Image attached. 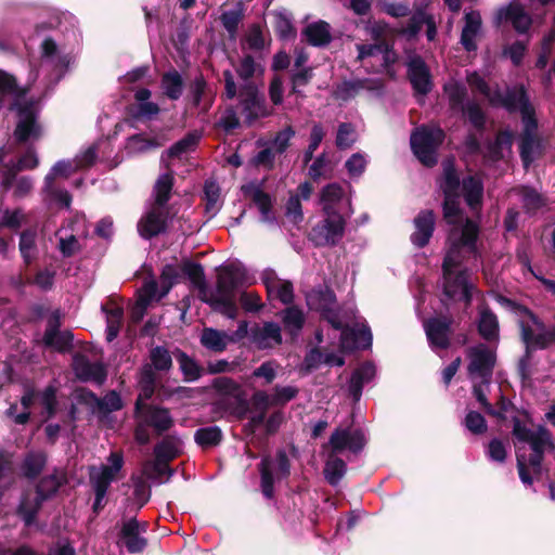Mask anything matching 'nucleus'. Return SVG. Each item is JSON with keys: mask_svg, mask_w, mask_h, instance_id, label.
<instances>
[{"mask_svg": "<svg viewBox=\"0 0 555 555\" xmlns=\"http://www.w3.org/2000/svg\"><path fill=\"white\" fill-rule=\"evenodd\" d=\"M188 90V98L191 100L193 107L201 108L202 113H207L211 108L215 95L202 73L190 81Z\"/></svg>", "mask_w": 555, "mask_h": 555, "instance_id": "obj_18", "label": "nucleus"}, {"mask_svg": "<svg viewBox=\"0 0 555 555\" xmlns=\"http://www.w3.org/2000/svg\"><path fill=\"white\" fill-rule=\"evenodd\" d=\"M73 370L76 377L81 382H95L102 385L107 372L105 366L100 362H91L86 356L78 354L74 358Z\"/></svg>", "mask_w": 555, "mask_h": 555, "instance_id": "obj_19", "label": "nucleus"}, {"mask_svg": "<svg viewBox=\"0 0 555 555\" xmlns=\"http://www.w3.org/2000/svg\"><path fill=\"white\" fill-rule=\"evenodd\" d=\"M250 339L259 349L269 347V340L274 341L275 345H281V327L275 322H264L262 326L255 324L250 328Z\"/></svg>", "mask_w": 555, "mask_h": 555, "instance_id": "obj_25", "label": "nucleus"}, {"mask_svg": "<svg viewBox=\"0 0 555 555\" xmlns=\"http://www.w3.org/2000/svg\"><path fill=\"white\" fill-rule=\"evenodd\" d=\"M43 503L36 495L34 499L29 498L28 493H24L16 507V515L24 521L26 527L33 526L39 512L41 511Z\"/></svg>", "mask_w": 555, "mask_h": 555, "instance_id": "obj_34", "label": "nucleus"}, {"mask_svg": "<svg viewBox=\"0 0 555 555\" xmlns=\"http://www.w3.org/2000/svg\"><path fill=\"white\" fill-rule=\"evenodd\" d=\"M526 443H528L532 452L535 453H545L547 449L552 451L555 450L552 433L543 425L537 428L535 434Z\"/></svg>", "mask_w": 555, "mask_h": 555, "instance_id": "obj_51", "label": "nucleus"}, {"mask_svg": "<svg viewBox=\"0 0 555 555\" xmlns=\"http://www.w3.org/2000/svg\"><path fill=\"white\" fill-rule=\"evenodd\" d=\"M442 293L449 299H455L462 288L470 283L467 268H463L455 273H450V275H442Z\"/></svg>", "mask_w": 555, "mask_h": 555, "instance_id": "obj_36", "label": "nucleus"}, {"mask_svg": "<svg viewBox=\"0 0 555 555\" xmlns=\"http://www.w3.org/2000/svg\"><path fill=\"white\" fill-rule=\"evenodd\" d=\"M272 280H266V289L269 297L275 296L282 304L291 305L294 301V286L288 280L281 281L274 271H271Z\"/></svg>", "mask_w": 555, "mask_h": 555, "instance_id": "obj_35", "label": "nucleus"}, {"mask_svg": "<svg viewBox=\"0 0 555 555\" xmlns=\"http://www.w3.org/2000/svg\"><path fill=\"white\" fill-rule=\"evenodd\" d=\"M181 272L191 282L192 287L198 291V298L204 301L210 295L204 267L198 262L185 260L181 264Z\"/></svg>", "mask_w": 555, "mask_h": 555, "instance_id": "obj_26", "label": "nucleus"}, {"mask_svg": "<svg viewBox=\"0 0 555 555\" xmlns=\"http://www.w3.org/2000/svg\"><path fill=\"white\" fill-rule=\"evenodd\" d=\"M464 199L472 210L480 209L483 198V184L480 179L468 176L461 182Z\"/></svg>", "mask_w": 555, "mask_h": 555, "instance_id": "obj_31", "label": "nucleus"}, {"mask_svg": "<svg viewBox=\"0 0 555 555\" xmlns=\"http://www.w3.org/2000/svg\"><path fill=\"white\" fill-rule=\"evenodd\" d=\"M367 79L344 80L337 85L333 91L336 100L348 101L360 90L366 88Z\"/></svg>", "mask_w": 555, "mask_h": 555, "instance_id": "obj_53", "label": "nucleus"}, {"mask_svg": "<svg viewBox=\"0 0 555 555\" xmlns=\"http://www.w3.org/2000/svg\"><path fill=\"white\" fill-rule=\"evenodd\" d=\"M466 115L470 125L478 131L486 130L487 116L481 106L476 102H468L466 107L461 112Z\"/></svg>", "mask_w": 555, "mask_h": 555, "instance_id": "obj_58", "label": "nucleus"}, {"mask_svg": "<svg viewBox=\"0 0 555 555\" xmlns=\"http://www.w3.org/2000/svg\"><path fill=\"white\" fill-rule=\"evenodd\" d=\"M77 398L79 403L96 409L103 415H107L122 408L121 398L115 390L106 393L104 398H99L93 391L81 389Z\"/></svg>", "mask_w": 555, "mask_h": 555, "instance_id": "obj_16", "label": "nucleus"}, {"mask_svg": "<svg viewBox=\"0 0 555 555\" xmlns=\"http://www.w3.org/2000/svg\"><path fill=\"white\" fill-rule=\"evenodd\" d=\"M27 89L20 88L16 78L4 70H0V111L4 106V99L8 95H14L13 101H23Z\"/></svg>", "mask_w": 555, "mask_h": 555, "instance_id": "obj_39", "label": "nucleus"}, {"mask_svg": "<svg viewBox=\"0 0 555 555\" xmlns=\"http://www.w3.org/2000/svg\"><path fill=\"white\" fill-rule=\"evenodd\" d=\"M199 138L196 132L186 133L166 151L168 158H180L183 154L194 150L199 142Z\"/></svg>", "mask_w": 555, "mask_h": 555, "instance_id": "obj_52", "label": "nucleus"}, {"mask_svg": "<svg viewBox=\"0 0 555 555\" xmlns=\"http://www.w3.org/2000/svg\"><path fill=\"white\" fill-rule=\"evenodd\" d=\"M102 310L106 313V340L112 343L119 334L124 319V309L121 307L107 309L103 306Z\"/></svg>", "mask_w": 555, "mask_h": 555, "instance_id": "obj_49", "label": "nucleus"}, {"mask_svg": "<svg viewBox=\"0 0 555 555\" xmlns=\"http://www.w3.org/2000/svg\"><path fill=\"white\" fill-rule=\"evenodd\" d=\"M260 473V487L262 494L271 500L274 498V482L275 476L272 472V459L270 455H264L258 464Z\"/></svg>", "mask_w": 555, "mask_h": 555, "instance_id": "obj_43", "label": "nucleus"}, {"mask_svg": "<svg viewBox=\"0 0 555 555\" xmlns=\"http://www.w3.org/2000/svg\"><path fill=\"white\" fill-rule=\"evenodd\" d=\"M540 331V333L535 334L531 328V340L540 350L547 349L552 345H555V325L548 327L544 325V330Z\"/></svg>", "mask_w": 555, "mask_h": 555, "instance_id": "obj_64", "label": "nucleus"}, {"mask_svg": "<svg viewBox=\"0 0 555 555\" xmlns=\"http://www.w3.org/2000/svg\"><path fill=\"white\" fill-rule=\"evenodd\" d=\"M513 141V135L509 131L503 130L499 131L495 140L488 144L489 156L492 160L498 162L503 158V147L511 146Z\"/></svg>", "mask_w": 555, "mask_h": 555, "instance_id": "obj_61", "label": "nucleus"}, {"mask_svg": "<svg viewBox=\"0 0 555 555\" xmlns=\"http://www.w3.org/2000/svg\"><path fill=\"white\" fill-rule=\"evenodd\" d=\"M305 314L297 306H289L282 311V323L286 333L295 339L305 325Z\"/></svg>", "mask_w": 555, "mask_h": 555, "instance_id": "obj_37", "label": "nucleus"}, {"mask_svg": "<svg viewBox=\"0 0 555 555\" xmlns=\"http://www.w3.org/2000/svg\"><path fill=\"white\" fill-rule=\"evenodd\" d=\"M444 139L446 133L440 127L421 126L411 133V150L423 166L433 168L438 163L437 152Z\"/></svg>", "mask_w": 555, "mask_h": 555, "instance_id": "obj_2", "label": "nucleus"}, {"mask_svg": "<svg viewBox=\"0 0 555 555\" xmlns=\"http://www.w3.org/2000/svg\"><path fill=\"white\" fill-rule=\"evenodd\" d=\"M160 112V107L154 102H141L127 105L126 115L132 120H152Z\"/></svg>", "mask_w": 555, "mask_h": 555, "instance_id": "obj_47", "label": "nucleus"}, {"mask_svg": "<svg viewBox=\"0 0 555 555\" xmlns=\"http://www.w3.org/2000/svg\"><path fill=\"white\" fill-rule=\"evenodd\" d=\"M477 330L479 335L487 341H493L499 339V319L487 304H482L479 307V319Z\"/></svg>", "mask_w": 555, "mask_h": 555, "instance_id": "obj_24", "label": "nucleus"}, {"mask_svg": "<svg viewBox=\"0 0 555 555\" xmlns=\"http://www.w3.org/2000/svg\"><path fill=\"white\" fill-rule=\"evenodd\" d=\"M347 470V465L345 461L338 456L330 457V460L325 463L324 466V476L326 481L331 486H337L341 478L345 476Z\"/></svg>", "mask_w": 555, "mask_h": 555, "instance_id": "obj_55", "label": "nucleus"}, {"mask_svg": "<svg viewBox=\"0 0 555 555\" xmlns=\"http://www.w3.org/2000/svg\"><path fill=\"white\" fill-rule=\"evenodd\" d=\"M144 423L153 427L157 435L168 431L175 424L170 410L159 405H144L143 410L135 413Z\"/></svg>", "mask_w": 555, "mask_h": 555, "instance_id": "obj_20", "label": "nucleus"}, {"mask_svg": "<svg viewBox=\"0 0 555 555\" xmlns=\"http://www.w3.org/2000/svg\"><path fill=\"white\" fill-rule=\"evenodd\" d=\"M443 194L442 216L446 223L455 227L460 224L463 211L461 209V180L452 160L443 163V178L439 184Z\"/></svg>", "mask_w": 555, "mask_h": 555, "instance_id": "obj_1", "label": "nucleus"}, {"mask_svg": "<svg viewBox=\"0 0 555 555\" xmlns=\"http://www.w3.org/2000/svg\"><path fill=\"white\" fill-rule=\"evenodd\" d=\"M468 358V374L480 377L483 384L489 385L496 363L495 352L480 344L469 349Z\"/></svg>", "mask_w": 555, "mask_h": 555, "instance_id": "obj_8", "label": "nucleus"}, {"mask_svg": "<svg viewBox=\"0 0 555 555\" xmlns=\"http://www.w3.org/2000/svg\"><path fill=\"white\" fill-rule=\"evenodd\" d=\"M238 100L247 125H251L260 117L268 116L266 99L253 82H246L240 88Z\"/></svg>", "mask_w": 555, "mask_h": 555, "instance_id": "obj_7", "label": "nucleus"}, {"mask_svg": "<svg viewBox=\"0 0 555 555\" xmlns=\"http://www.w3.org/2000/svg\"><path fill=\"white\" fill-rule=\"evenodd\" d=\"M133 496L138 503V508H142L151 499V486L143 476H132Z\"/></svg>", "mask_w": 555, "mask_h": 555, "instance_id": "obj_63", "label": "nucleus"}, {"mask_svg": "<svg viewBox=\"0 0 555 555\" xmlns=\"http://www.w3.org/2000/svg\"><path fill=\"white\" fill-rule=\"evenodd\" d=\"M149 358V364L152 365L157 372L168 373L173 366V349L169 350L165 346L153 347L150 350Z\"/></svg>", "mask_w": 555, "mask_h": 555, "instance_id": "obj_44", "label": "nucleus"}, {"mask_svg": "<svg viewBox=\"0 0 555 555\" xmlns=\"http://www.w3.org/2000/svg\"><path fill=\"white\" fill-rule=\"evenodd\" d=\"M8 108L10 112H16L18 117L13 132L18 144H24L30 139L37 140L41 137L42 130L38 122V114L33 100L12 101Z\"/></svg>", "mask_w": 555, "mask_h": 555, "instance_id": "obj_4", "label": "nucleus"}, {"mask_svg": "<svg viewBox=\"0 0 555 555\" xmlns=\"http://www.w3.org/2000/svg\"><path fill=\"white\" fill-rule=\"evenodd\" d=\"M323 212L325 217L311 229L309 240L315 247H334L345 235L346 220L338 210H333L330 206Z\"/></svg>", "mask_w": 555, "mask_h": 555, "instance_id": "obj_3", "label": "nucleus"}, {"mask_svg": "<svg viewBox=\"0 0 555 555\" xmlns=\"http://www.w3.org/2000/svg\"><path fill=\"white\" fill-rule=\"evenodd\" d=\"M465 25L461 33L460 42L464 50L474 52L477 50L476 37L481 29V16L478 11H470L464 16Z\"/></svg>", "mask_w": 555, "mask_h": 555, "instance_id": "obj_27", "label": "nucleus"}, {"mask_svg": "<svg viewBox=\"0 0 555 555\" xmlns=\"http://www.w3.org/2000/svg\"><path fill=\"white\" fill-rule=\"evenodd\" d=\"M517 325L520 340L525 346V352L517 363V373L521 382L525 383L531 378L530 363L533 352L539 348L531 340V325L524 320H518Z\"/></svg>", "mask_w": 555, "mask_h": 555, "instance_id": "obj_17", "label": "nucleus"}, {"mask_svg": "<svg viewBox=\"0 0 555 555\" xmlns=\"http://www.w3.org/2000/svg\"><path fill=\"white\" fill-rule=\"evenodd\" d=\"M415 231L411 234V243L417 248L426 247L436 229V214L433 209H422L413 220Z\"/></svg>", "mask_w": 555, "mask_h": 555, "instance_id": "obj_15", "label": "nucleus"}, {"mask_svg": "<svg viewBox=\"0 0 555 555\" xmlns=\"http://www.w3.org/2000/svg\"><path fill=\"white\" fill-rule=\"evenodd\" d=\"M373 335L369 325L359 328L346 327L340 334L341 348L348 351L366 350L372 347Z\"/></svg>", "mask_w": 555, "mask_h": 555, "instance_id": "obj_22", "label": "nucleus"}, {"mask_svg": "<svg viewBox=\"0 0 555 555\" xmlns=\"http://www.w3.org/2000/svg\"><path fill=\"white\" fill-rule=\"evenodd\" d=\"M456 232V229L450 231L448 237L449 247L446 255L459 260L461 263L464 261L462 255L463 249H466L469 254L477 257L479 255L477 246L480 233L479 224L475 220L466 218L457 237H455Z\"/></svg>", "mask_w": 555, "mask_h": 555, "instance_id": "obj_5", "label": "nucleus"}, {"mask_svg": "<svg viewBox=\"0 0 555 555\" xmlns=\"http://www.w3.org/2000/svg\"><path fill=\"white\" fill-rule=\"evenodd\" d=\"M530 104V99L524 85L507 88L502 99V106L508 113L521 112V109Z\"/></svg>", "mask_w": 555, "mask_h": 555, "instance_id": "obj_32", "label": "nucleus"}, {"mask_svg": "<svg viewBox=\"0 0 555 555\" xmlns=\"http://www.w3.org/2000/svg\"><path fill=\"white\" fill-rule=\"evenodd\" d=\"M263 183L250 181L241 186L243 195L250 198L253 204L258 208L262 222H273L275 217L273 214V199L272 196L263 191Z\"/></svg>", "mask_w": 555, "mask_h": 555, "instance_id": "obj_11", "label": "nucleus"}, {"mask_svg": "<svg viewBox=\"0 0 555 555\" xmlns=\"http://www.w3.org/2000/svg\"><path fill=\"white\" fill-rule=\"evenodd\" d=\"M453 319L451 317H431L427 319L423 326L429 346L433 349L447 350L451 346Z\"/></svg>", "mask_w": 555, "mask_h": 555, "instance_id": "obj_10", "label": "nucleus"}, {"mask_svg": "<svg viewBox=\"0 0 555 555\" xmlns=\"http://www.w3.org/2000/svg\"><path fill=\"white\" fill-rule=\"evenodd\" d=\"M223 440L222 429L217 426L201 427L194 433V441L203 450L218 447Z\"/></svg>", "mask_w": 555, "mask_h": 555, "instance_id": "obj_40", "label": "nucleus"}, {"mask_svg": "<svg viewBox=\"0 0 555 555\" xmlns=\"http://www.w3.org/2000/svg\"><path fill=\"white\" fill-rule=\"evenodd\" d=\"M114 479V475L109 474L108 470L106 472L102 467L100 470H98L94 466L90 468L89 480L94 493L106 494Z\"/></svg>", "mask_w": 555, "mask_h": 555, "instance_id": "obj_57", "label": "nucleus"}, {"mask_svg": "<svg viewBox=\"0 0 555 555\" xmlns=\"http://www.w3.org/2000/svg\"><path fill=\"white\" fill-rule=\"evenodd\" d=\"M328 443L333 453L349 450L353 454L360 453L366 446V437L362 428L351 426L337 427L331 435Z\"/></svg>", "mask_w": 555, "mask_h": 555, "instance_id": "obj_9", "label": "nucleus"}, {"mask_svg": "<svg viewBox=\"0 0 555 555\" xmlns=\"http://www.w3.org/2000/svg\"><path fill=\"white\" fill-rule=\"evenodd\" d=\"M518 193L521 197L522 208L529 216L535 215L547 204V199L532 186L522 185Z\"/></svg>", "mask_w": 555, "mask_h": 555, "instance_id": "obj_41", "label": "nucleus"}, {"mask_svg": "<svg viewBox=\"0 0 555 555\" xmlns=\"http://www.w3.org/2000/svg\"><path fill=\"white\" fill-rule=\"evenodd\" d=\"M168 210L165 208H153L138 222V232L144 240H151L167 230Z\"/></svg>", "mask_w": 555, "mask_h": 555, "instance_id": "obj_14", "label": "nucleus"}, {"mask_svg": "<svg viewBox=\"0 0 555 555\" xmlns=\"http://www.w3.org/2000/svg\"><path fill=\"white\" fill-rule=\"evenodd\" d=\"M344 195V190L338 183H330L325 185L320 194V199L322 203V210L325 211V208L330 206L333 210H338L336 208V204H338Z\"/></svg>", "mask_w": 555, "mask_h": 555, "instance_id": "obj_59", "label": "nucleus"}, {"mask_svg": "<svg viewBox=\"0 0 555 555\" xmlns=\"http://www.w3.org/2000/svg\"><path fill=\"white\" fill-rule=\"evenodd\" d=\"M160 89L169 100H179L184 89V80L181 74L175 68L165 72L160 78Z\"/></svg>", "mask_w": 555, "mask_h": 555, "instance_id": "obj_33", "label": "nucleus"}, {"mask_svg": "<svg viewBox=\"0 0 555 555\" xmlns=\"http://www.w3.org/2000/svg\"><path fill=\"white\" fill-rule=\"evenodd\" d=\"M307 305L310 310L320 312L332 306H336L337 298L334 291L328 285H320L312 288L306 296Z\"/></svg>", "mask_w": 555, "mask_h": 555, "instance_id": "obj_29", "label": "nucleus"}, {"mask_svg": "<svg viewBox=\"0 0 555 555\" xmlns=\"http://www.w3.org/2000/svg\"><path fill=\"white\" fill-rule=\"evenodd\" d=\"M246 269L237 263L222 264L217 268L216 296L236 297V292L245 285Z\"/></svg>", "mask_w": 555, "mask_h": 555, "instance_id": "obj_6", "label": "nucleus"}, {"mask_svg": "<svg viewBox=\"0 0 555 555\" xmlns=\"http://www.w3.org/2000/svg\"><path fill=\"white\" fill-rule=\"evenodd\" d=\"M67 482L66 473L55 467L51 474L39 478L35 486V494L42 502H47L53 499Z\"/></svg>", "mask_w": 555, "mask_h": 555, "instance_id": "obj_21", "label": "nucleus"}, {"mask_svg": "<svg viewBox=\"0 0 555 555\" xmlns=\"http://www.w3.org/2000/svg\"><path fill=\"white\" fill-rule=\"evenodd\" d=\"M263 66L257 63L251 54H245L236 68L238 77L246 82L257 73L263 74Z\"/></svg>", "mask_w": 555, "mask_h": 555, "instance_id": "obj_60", "label": "nucleus"}, {"mask_svg": "<svg viewBox=\"0 0 555 555\" xmlns=\"http://www.w3.org/2000/svg\"><path fill=\"white\" fill-rule=\"evenodd\" d=\"M201 344L214 352H223L227 349L229 336L227 333L212 327H205L202 331Z\"/></svg>", "mask_w": 555, "mask_h": 555, "instance_id": "obj_42", "label": "nucleus"}, {"mask_svg": "<svg viewBox=\"0 0 555 555\" xmlns=\"http://www.w3.org/2000/svg\"><path fill=\"white\" fill-rule=\"evenodd\" d=\"M443 91L448 95L449 107L453 112H462L465 107V101L468 96L467 88L459 82L444 85Z\"/></svg>", "mask_w": 555, "mask_h": 555, "instance_id": "obj_46", "label": "nucleus"}, {"mask_svg": "<svg viewBox=\"0 0 555 555\" xmlns=\"http://www.w3.org/2000/svg\"><path fill=\"white\" fill-rule=\"evenodd\" d=\"M162 146L157 138H149L144 133L132 134L128 138L127 149L131 153L142 154Z\"/></svg>", "mask_w": 555, "mask_h": 555, "instance_id": "obj_50", "label": "nucleus"}, {"mask_svg": "<svg viewBox=\"0 0 555 555\" xmlns=\"http://www.w3.org/2000/svg\"><path fill=\"white\" fill-rule=\"evenodd\" d=\"M406 66L408 78L415 93L428 94L433 89L431 75L422 56L414 55L409 60Z\"/></svg>", "mask_w": 555, "mask_h": 555, "instance_id": "obj_13", "label": "nucleus"}, {"mask_svg": "<svg viewBox=\"0 0 555 555\" xmlns=\"http://www.w3.org/2000/svg\"><path fill=\"white\" fill-rule=\"evenodd\" d=\"M203 302L209 305L214 311L220 312L229 319L233 320L237 317L238 309L235 302V297L216 296L210 294Z\"/></svg>", "mask_w": 555, "mask_h": 555, "instance_id": "obj_45", "label": "nucleus"}, {"mask_svg": "<svg viewBox=\"0 0 555 555\" xmlns=\"http://www.w3.org/2000/svg\"><path fill=\"white\" fill-rule=\"evenodd\" d=\"M175 184L173 172L169 171L160 175L154 184V206L165 208L171 197L172 188Z\"/></svg>", "mask_w": 555, "mask_h": 555, "instance_id": "obj_38", "label": "nucleus"}, {"mask_svg": "<svg viewBox=\"0 0 555 555\" xmlns=\"http://www.w3.org/2000/svg\"><path fill=\"white\" fill-rule=\"evenodd\" d=\"M48 463V454L41 450L28 451L21 463L22 475L28 480L40 477Z\"/></svg>", "mask_w": 555, "mask_h": 555, "instance_id": "obj_28", "label": "nucleus"}, {"mask_svg": "<svg viewBox=\"0 0 555 555\" xmlns=\"http://www.w3.org/2000/svg\"><path fill=\"white\" fill-rule=\"evenodd\" d=\"M76 169L69 160L56 162L44 177V189H51L57 177L68 178Z\"/></svg>", "mask_w": 555, "mask_h": 555, "instance_id": "obj_62", "label": "nucleus"}, {"mask_svg": "<svg viewBox=\"0 0 555 555\" xmlns=\"http://www.w3.org/2000/svg\"><path fill=\"white\" fill-rule=\"evenodd\" d=\"M36 231L26 229L20 234V253L26 266L33 263L36 251Z\"/></svg>", "mask_w": 555, "mask_h": 555, "instance_id": "obj_54", "label": "nucleus"}, {"mask_svg": "<svg viewBox=\"0 0 555 555\" xmlns=\"http://www.w3.org/2000/svg\"><path fill=\"white\" fill-rule=\"evenodd\" d=\"M541 147V140L537 134L521 133L519 155L525 167L534 160V152Z\"/></svg>", "mask_w": 555, "mask_h": 555, "instance_id": "obj_48", "label": "nucleus"}, {"mask_svg": "<svg viewBox=\"0 0 555 555\" xmlns=\"http://www.w3.org/2000/svg\"><path fill=\"white\" fill-rule=\"evenodd\" d=\"M173 357L179 365L183 382L194 383L204 375L205 369L196 361L195 358L188 354L181 348H173Z\"/></svg>", "mask_w": 555, "mask_h": 555, "instance_id": "obj_23", "label": "nucleus"}, {"mask_svg": "<svg viewBox=\"0 0 555 555\" xmlns=\"http://www.w3.org/2000/svg\"><path fill=\"white\" fill-rule=\"evenodd\" d=\"M147 528L149 522H140L135 517L122 524L119 538L129 553H142L146 548L147 540L141 533H145Z\"/></svg>", "mask_w": 555, "mask_h": 555, "instance_id": "obj_12", "label": "nucleus"}, {"mask_svg": "<svg viewBox=\"0 0 555 555\" xmlns=\"http://www.w3.org/2000/svg\"><path fill=\"white\" fill-rule=\"evenodd\" d=\"M244 18V7L242 2L237 3L236 9L224 11L220 15V22L228 34L234 38L236 36L238 25Z\"/></svg>", "mask_w": 555, "mask_h": 555, "instance_id": "obj_56", "label": "nucleus"}, {"mask_svg": "<svg viewBox=\"0 0 555 555\" xmlns=\"http://www.w3.org/2000/svg\"><path fill=\"white\" fill-rule=\"evenodd\" d=\"M302 34L306 36L307 42L312 47H326L333 40L330 24L322 20L307 25Z\"/></svg>", "mask_w": 555, "mask_h": 555, "instance_id": "obj_30", "label": "nucleus"}]
</instances>
